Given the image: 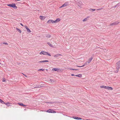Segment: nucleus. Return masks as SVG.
<instances>
[{
    "label": "nucleus",
    "instance_id": "a19ab883",
    "mask_svg": "<svg viewBox=\"0 0 120 120\" xmlns=\"http://www.w3.org/2000/svg\"><path fill=\"white\" fill-rule=\"evenodd\" d=\"M1 64V63H0V64Z\"/></svg>",
    "mask_w": 120,
    "mask_h": 120
},
{
    "label": "nucleus",
    "instance_id": "a211bd4d",
    "mask_svg": "<svg viewBox=\"0 0 120 120\" xmlns=\"http://www.w3.org/2000/svg\"><path fill=\"white\" fill-rule=\"evenodd\" d=\"M93 58V57H91L90 59H89L88 61V63H90L92 60Z\"/></svg>",
    "mask_w": 120,
    "mask_h": 120
},
{
    "label": "nucleus",
    "instance_id": "c9c22d12",
    "mask_svg": "<svg viewBox=\"0 0 120 120\" xmlns=\"http://www.w3.org/2000/svg\"><path fill=\"white\" fill-rule=\"evenodd\" d=\"M22 106H26V105H24L23 104V105H22Z\"/></svg>",
    "mask_w": 120,
    "mask_h": 120
},
{
    "label": "nucleus",
    "instance_id": "1a4fd4ad",
    "mask_svg": "<svg viewBox=\"0 0 120 120\" xmlns=\"http://www.w3.org/2000/svg\"><path fill=\"white\" fill-rule=\"evenodd\" d=\"M62 56V55L59 54H57L54 56V57L55 58H56L57 57L59 56Z\"/></svg>",
    "mask_w": 120,
    "mask_h": 120
},
{
    "label": "nucleus",
    "instance_id": "f704fd0d",
    "mask_svg": "<svg viewBox=\"0 0 120 120\" xmlns=\"http://www.w3.org/2000/svg\"><path fill=\"white\" fill-rule=\"evenodd\" d=\"M90 10H92V11H94L95 10V9H91Z\"/></svg>",
    "mask_w": 120,
    "mask_h": 120
},
{
    "label": "nucleus",
    "instance_id": "b1692460",
    "mask_svg": "<svg viewBox=\"0 0 120 120\" xmlns=\"http://www.w3.org/2000/svg\"><path fill=\"white\" fill-rule=\"evenodd\" d=\"M117 6H120V4L118 3L117 4V5H116L114 6V8H116Z\"/></svg>",
    "mask_w": 120,
    "mask_h": 120
},
{
    "label": "nucleus",
    "instance_id": "a878e982",
    "mask_svg": "<svg viewBox=\"0 0 120 120\" xmlns=\"http://www.w3.org/2000/svg\"><path fill=\"white\" fill-rule=\"evenodd\" d=\"M47 44L50 47H52V45L51 43H49L48 42V43H47Z\"/></svg>",
    "mask_w": 120,
    "mask_h": 120
},
{
    "label": "nucleus",
    "instance_id": "c756f323",
    "mask_svg": "<svg viewBox=\"0 0 120 120\" xmlns=\"http://www.w3.org/2000/svg\"><path fill=\"white\" fill-rule=\"evenodd\" d=\"M42 87L41 86H39L37 87H34V88H40L41 87Z\"/></svg>",
    "mask_w": 120,
    "mask_h": 120
},
{
    "label": "nucleus",
    "instance_id": "aec40b11",
    "mask_svg": "<svg viewBox=\"0 0 120 120\" xmlns=\"http://www.w3.org/2000/svg\"><path fill=\"white\" fill-rule=\"evenodd\" d=\"M68 69H69L70 70H78L77 69H73L72 68H69Z\"/></svg>",
    "mask_w": 120,
    "mask_h": 120
},
{
    "label": "nucleus",
    "instance_id": "9b49d317",
    "mask_svg": "<svg viewBox=\"0 0 120 120\" xmlns=\"http://www.w3.org/2000/svg\"><path fill=\"white\" fill-rule=\"evenodd\" d=\"M87 62H86V63H85L82 66H78V65H76V66L77 67H83L85 65H86V64H87Z\"/></svg>",
    "mask_w": 120,
    "mask_h": 120
},
{
    "label": "nucleus",
    "instance_id": "2f4dec72",
    "mask_svg": "<svg viewBox=\"0 0 120 120\" xmlns=\"http://www.w3.org/2000/svg\"><path fill=\"white\" fill-rule=\"evenodd\" d=\"M18 104L21 106H22V105H23V104L22 103H18Z\"/></svg>",
    "mask_w": 120,
    "mask_h": 120
},
{
    "label": "nucleus",
    "instance_id": "bb28decb",
    "mask_svg": "<svg viewBox=\"0 0 120 120\" xmlns=\"http://www.w3.org/2000/svg\"><path fill=\"white\" fill-rule=\"evenodd\" d=\"M46 37H47L49 38L50 37V35L49 34H47L46 35Z\"/></svg>",
    "mask_w": 120,
    "mask_h": 120
},
{
    "label": "nucleus",
    "instance_id": "c85d7f7f",
    "mask_svg": "<svg viewBox=\"0 0 120 120\" xmlns=\"http://www.w3.org/2000/svg\"><path fill=\"white\" fill-rule=\"evenodd\" d=\"M6 79L5 78H3L2 79V82H4L5 81Z\"/></svg>",
    "mask_w": 120,
    "mask_h": 120
},
{
    "label": "nucleus",
    "instance_id": "393cba45",
    "mask_svg": "<svg viewBox=\"0 0 120 120\" xmlns=\"http://www.w3.org/2000/svg\"><path fill=\"white\" fill-rule=\"evenodd\" d=\"M106 87V86H100V87H101V88H105V87Z\"/></svg>",
    "mask_w": 120,
    "mask_h": 120
},
{
    "label": "nucleus",
    "instance_id": "20e7f679",
    "mask_svg": "<svg viewBox=\"0 0 120 120\" xmlns=\"http://www.w3.org/2000/svg\"><path fill=\"white\" fill-rule=\"evenodd\" d=\"M76 4L78 6H79L80 8H81L82 7L83 4L81 1H79L78 2L76 3Z\"/></svg>",
    "mask_w": 120,
    "mask_h": 120
},
{
    "label": "nucleus",
    "instance_id": "7c9ffc66",
    "mask_svg": "<svg viewBox=\"0 0 120 120\" xmlns=\"http://www.w3.org/2000/svg\"><path fill=\"white\" fill-rule=\"evenodd\" d=\"M50 81L51 82H54V81L52 79H50Z\"/></svg>",
    "mask_w": 120,
    "mask_h": 120
},
{
    "label": "nucleus",
    "instance_id": "f03ea898",
    "mask_svg": "<svg viewBox=\"0 0 120 120\" xmlns=\"http://www.w3.org/2000/svg\"><path fill=\"white\" fill-rule=\"evenodd\" d=\"M41 55L43 54L44 55H48L49 56H51L50 54L48 52H45L43 51H41L40 53Z\"/></svg>",
    "mask_w": 120,
    "mask_h": 120
},
{
    "label": "nucleus",
    "instance_id": "2eb2a0df",
    "mask_svg": "<svg viewBox=\"0 0 120 120\" xmlns=\"http://www.w3.org/2000/svg\"><path fill=\"white\" fill-rule=\"evenodd\" d=\"M90 17V16H88L86 18H85L83 20V22H85V21H86L88 20V18Z\"/></svg>",
    "mask_w": 120,
    "mask_h": 120
},
{
    "label": "nucleus",
    "instance_id": "72a5a7b5",
    "mask_svg": "<svg viewBox=\"0 0 120 120\" xmlns=\"http://www.w3.org/2000/svg\"><path fill=\"white\" fill-rule=\"evenodd\" d=\"M3 44H4L5 45H8V44L7 43L3 42Z\"/></svg>",
    "mask_w": 120,
    "mask_h": 120
},
{
    "label": "nucleus",
    "instance_id": "473e14b6",
    "mask_svg": "<svg viewBox=\"0 0 120 120\" xmlns=\"http://www.w3.org/2000/svg\"><path fill=\"white\" fill-rule=\"evenodd\" d=\"M6 105H8V106H9V105H8V104H9V103L8 102H7L5 104Z\"/></svg>",
    "mask_w": 120,
    "mask_h": 120
},
{
    "label": "nucleus",
    "instance_id": "4468645a",
    "mask_svg": "<svg viewBox=\"0 0 120 120\" xmlns=\"http://www.w3.org/2000/svg\"><path fill=\"white\" fill-rule=\"evenodd\" d=\"M73 118L75 119H76L77 120H81L82 119V118L80 117H77L75 116H73Z\"/></svg>",
    "mask_w": 120,
    "mask_h": 120
},
{
    "label": "nucleus",
    "instance_id": "7ed1b4c3",
    "mask_svg": "<svg viewBox=\"0 0 120 120\" xmlns=\"http://www.w3.org/2000/svg\"><path fill=\"white\" fill-rule=\"evenodd\" d=\"M8 5L11 7H12L15 9L17 8V7L15 6V4H8Z\"/></svg>",
    "mask_w": 120,
    "mask_h": 120
},
{
    "label": "nucleus",
    "instance_id": "412c9836",
    "mask_svg": "<svg viewBox=\"0 0 120 120\" xmlns=\"http://www.w3.org/2000/svg\"><path fill=\"white\" fill-rule=\"evenodd\" d=\"M0 102L2 104H5V103L1 99H0Z\"/></svg>",
    "mask_w": 120,
    "mask_h": 120
},
{
    "label": "nucleus",
    "instance_id": "e433bc0d",
    "mask_svg": "<svg viewBox=\"0 0 120 120\" xmlns=\"http://www.w3.org/2000/svg\"><path fill=\"white\" fill-rule=\"evenodd\" d=\"M71 75L72 76H75V75L73 74H71Z\"/></svg>",
    "mask_w": 120,
    "mask_h": 120
},
{
    "label": "nucleus",
    "instance_id": "0eeeda50",
    "mask_svg": "<svg viewBox=\"0 0 120 120\" xmlns=\"http://www.w3.org/2000/svg\"><path fill=\"white\" fill-rule=\"evenodd\" d=\"M55 23L54 21H53V20H49L47 22V23Z\"/></svg>",
    "mask_w": 120,
    "mask_h": 120
},
{
    "label": "nucleus",
    "instance_id": "f3484780",
    "mask_svg": "<svg viewBox=\"0 0 120 120\" xmlns=\"http://www.w3.org/2000/svg\"><path fill=\"white\" fill-rule=\"evenodd\" d=\"M49 61L48 60H43L42 61H40L39 62V63H42V62H48Z\"/></svg>",
    "mask_w": 120,
    "mask_h": 120
},
{
    "label": "nucleus",
    "instance_id": "4be33fe9",
    "mask_svg": "<svg viewBox=\"0 0 120 120\" xmlns=\"http://www.w3.org/2000/svg\"><path fill=\"white\" fill-rule=\"evenodd\" d=\"M75 76H76L78 77H82V75L81 74H79L78 75H75Z\"/></svg>",
    "mask_w": 120,
    "mask_h": 120
},
{
    "label": "nucleus",
    "instance_id": "ddd939ff",
    "mask_svg": "<svg viewBox=\"0 0 120 120\" xmlns=\"http://www.w3.org/2000/svg\"><path fill=\"white\" fill-rule=\"evenodd\" d=\"M105 87V89L110 90H113V88L111 87H107L106 86Z\"/></svg>",
    "mask_w": 120,
    "mask_h": 120
},
{
    "label": "nucleus",
    "instance_id": "cd10ccee",
    "mask_svg": "<svg viewBox=\"0 0 120 120\" xmlns=\"http://www.w3.org/2000/svg\"><path fill=\"white\" fill-rule=\"evenodd\" d=\"M44 69H39L38 70V71H44Z\"/></svg>",
    "mask_w": 120,
    "mask_h": 120
},
{
    "label": "nucleus",
    "instance_id": "423d86ee",
    "mask_svg": "<svg viewBox=\"0 0 120 120\" xmlns=\"http://www.w3.org/2000/svg\"><path fill=\"white\" fill-rule=\"evenodd\" d=\"M119 23V22H114V23H111L110 24V26H115V25H117Z\"/></svg>",
    "mask_w": 120,
    "mask_h": 120
},
{
    "label": "nucleus",
    "instance_id": "58836bf2",
    "mask_svg": "<svg viewBox=\"0 0 120 120\" xmlns=\"http://www.w3.org/2000/svg\"><path fill=\"white\" fill-rule=\"evenodd\" d=\"M101 9H97L98 10H100Z\"/></svg>",
    "mask_w": 120,
    "mask_h": 120
},
{
    "label": "nucleus",
    "instance_id": "ea45409f",
    "mask_svg": "<svg viewBox=\"0 0 120 120\" xmlns=\"http://www.w3.org/2000/svg\"><path fill=\"white\" fill-rule=\"evenodd\" d=\"M23 74V75H24V76H26V75H24V74Z\"/></svg>",
    "mask_w": 120,
    "mask_h": 120
},
{
    "label": "nucleus",
    "instance_id": "f257e3e1",
    "mask_svg": "<svg viewBox=\"0 0 120 120\" xmlns=\"http://www.w3.org/2000/svg\"><path fill=\"white\" fill-rule=\"evenodd\" d=\"M116 70L114 72L116 73L118 72L119 69L120 68V61L117 63L116 64Z\"/></svg>",
    "mask_w": 120,
    "mask_h": 120
},
{
    "label": "nucleus",
    "instance_id": "9d476101",
    "mask_svg": "<svg viewBox=\"0 0 120 120\" xmlns=\"http://www.w3.org/2000/svg\"><path fill=\"white\" fill-rule=\"evenodd\" d=\"M68 5V4L67 3H65L64 4L62 5L60 8H62L63 7H65Z\"/></svg>",
    "mask_w": 120,
    "mask_h": 120
},
{
    "label": "nucleus",
    "instance_id": "6ab92c4d",
    "mask_svg": "<svg viewBox=\"0 0 120 120\" xmlns=\"http://www.w3.org/2000/svg\"><path fill=\"white\" fill-rule=\"evenodd\" d=\"M59 69L57 68H53L52 70L53 71H58V70H59Z\"/></svg>",
    "mask_w": 120,
    "mask_h": 120
},
{
    "label": "nucleus",
    "instance_id": "39448f33",
    "mask_svg": "<svg viewBox=\"0 0 120 120\" xmlns=\"http://www.w3.org/2000/svg\"><path fill=\"white\" fill-rule=\"evenodd\" d=\"M46 112L49 113H56V112L54 111L53 110L51 109H49L47 110Z\"/></svg>",
    "mask_w": 120,
    "mask_h": 120
},
{
    "label": "nucleus",
    "instance_id": "6e6552de",
    "mask_svg": "<svg viewBox=\"0 0 120 120\" xmlns=\"http://www.w3.org/2000/svg\"><path fill=\"white\" fill-rule=\"evenodd\" d=\"M24 27L26 29L28 32L30 33L31 32L30 29L27 27V26H25Z\"/></svg>",
    "mask_w": 120,
    "mask_h": 120
},
{
    "label": "nucleus",
    "instance_id": "4c0bfd02",
    "mask_svg": "<svg viewBox=\"0 0 120 120\" xmlns=\"http://www.w3.org/2000/svg\"><path fill=\"white\" fill-rule=\"evenodd\" d=\"M20 24V25H22V26H23V25L22 24V23H21Z\"/></svg>",
    "mask_w": 120,
    "mask_h": 120
},
{
    "label": "nucleus",
    "instance_id": "f8f14e48",
    "mask_svg": "<svg viewBox=\"0 0 120 120\" xmlns=\"http://www.w3.org/2000/svg\"><path fill=\"white\" fill-rule=\"evenodd\" d=\"M60 20V19L59 18H57L54 21L55 23H56L57 22H59Z\"/></svg>",
    "mask_w": 120,
    "mask_h": 120
},
{
    "label": "nucleus",
    "instance_id": "dca6fc26",
    "mask_svg": "<svg viewBox=\"0 0 120 120\" xmlns=\"http://www.w3.org/2000/svg\"><path fill=\"white\" fill-rule=\"evenodd\" d=\"M45 18V16H40V19L41 20H44Z\"/></svg>",
    "mask_w": 120,
    "mask_h": 120
},
{
    "label": "nucleus",
    "instance_id": "5701e85b",
    "mask_svg": "<svg viewBox=\"0 0 120 120\" xmlns=\"http://www.w3.org/2000/svg\"><path fill=\"white\" fill-rule=\"evenodd\" d=\"M16 30H17L20 33H21V31L20 29H19L17 28H16Z\"/></svg>",
    "mask_w": 120,
    "mask_h": 120
}]
</instances>
